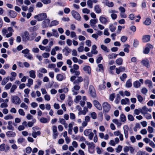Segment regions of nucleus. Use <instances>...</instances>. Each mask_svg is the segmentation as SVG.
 I'll use <instances>...</instances> for the list:
<instances>
[{
    "instance_id": "obj_50",
    "label": "nucleus",
    "mask_w": 155,
    "mask_h": 155,
    "mask_svg": "<svg viewBox=\"0 0 155 155\" xmlns=\"http://www.w3.org/2000/svg\"><path fill=\"white\" fill-rule=\"evenodd\" d=\"M28 83L27 84V85L28 87H30L31 85L33 84V80L31 78H29L28 80Z\"/></svg>"
},
{
    "instance_id": "obj_12",
    "label": "nucleus",
    "mask_w": 155,
    "mask_h": 155,
    "mask_svg": "<svg viewBox=\"0 0 155 155\" xmlns=\"http://www.w3.org/2000/svg\"><path fill=\"white\" fill-rule=\"evenodd\" d=\"M93 103L95 107L98 110H102V108L101 105L98 101L96 100H94L93 101Z\"/></svg>"
},
{
    "instance_id": "obj_6",
    "label": "nucleus",
    "mask_w": 155,
    "mask_h": 155,
    "mask_svg": "<svg viewBox=\"0 0 155 155\" xmlns=\"http://www.w3.org/2000/svg\"><path fill=\"white\" fill-rule=\"evenodd\" d=\"M140 109V113L143 115L145 114V113H147L148 111L151 112L152 111L151 108L148 109L146 106H144Z\"/></svg>"
},
{
    "instance_id": "obj_1",
    "label": "nucleus",
    "mask_w": 155,
    "mask_h": 155,
    "mask_svg": "<svg viewBox=\"0 0 155 155\" xmlns=\"http://www.w3.org/2000/svg\"><path fill=\"white\" fill-rule=\"evenodd\" d=\"M14 30L11 27H8L7 29L4 28L2 29V33L3 35H5L6 38H9L11 37L12 35V33L14 32Z\"/></svg>"
},
{
    "instance_id": "obj_29",
    "label": "nucleus",
    "mask_w": 155,
    "mask_h": 155,
    "mask_svg": "<svg viewBox=\"0 0 155 155\" xmlns=\"http://www.w3.org/2000/svg\"><path fill=\"white\" fill-rule=\"evenodd\" d=\"M97 46L95 45H94L92 46L91 52L94 54H96L97 53V51L96 50Z\"/></svg>"
},
{
    "instance_id": "obj_36",
    "label": "nucleus",
    "mask_w": 155,
    "mask_h": 155,
    "mask_svg": "<svg viewBox=\"0 0 155 155\" xmlns=\"http://www.w3.org/2000/svg\"><path fill=\"white\" fill-rule=\"evenodd\" d=\"M123 62V60L121 58H119L117 59L116 61V63L118 65H121Z\"/></svg>"
},
{
    "instance_id": "obj_44",
    "label": "nucleus",
    "mask_w": 155,
    "mask_h": 155,
    "mask_svg": "<svg viewBox=\"0 0 155 155\" xmlns=\"http://www.w3.org/2000/svg\"><path fill=\"white\" fill-rule=\"evenodd\" d=\"M143 116L147 119H150L152 118L151 114L148 113H145V114L143 115Z\"/></svg>"
},
{
    "instance_id": "obj_18",
    "label": "nucleus",
    "mask_w": 155,
    "mask_h": 155,
    "mask_svg": "<svg viewBox=\"0 0 155 155\" xmlns=\"http://www.w3.org/2000/svg\"><path fill=\"white\" fill-rule=\"evenodd\" d=\"M112 122L117 125V127H120L122 125L121 123L117 119H113Z\"/></svg>"
},
{
    "instance_id": "obj_26",
    "label": "nucleus",
    "mask_w": 155,
    "mask_h": 155,
    "mask_svg": "<svg viewBox=\"0 0 155 155\" xmlns=\"http://www.w3.org/2000/svg\"><path fill=\"white\" fill-rule=\"evenodd\" d=\"M120 120L121 122H124L126 120V117L124 114H121L120 116Z\"/></svg>"
},
{
    "instance_id": "obj_55",
    "label": "nucleus",
    "mask_w": 155,
    "mask_h": 155,
    "mask_svg": "<svg viewBox=\"0 0 155 155\" xmlns=\"http://www.w3.org/2000/svg\"><path fill=\"white\" fill-rule=\"evenodd\" d=\"M17 87L16 85L14 84L12 85L10 90V92L13 93L15 90L17 88Z\"/></svg>"
},
{
    "instance_id": "obj_59",
    "label": "nucleus",
    "mask_w": 155,
    "mask_h": 155,
    "mask_svg": "<svg viewBox=\"0 0 155 155\" xmlns=\"http://www.w3.org/2000/svg\"><path fill=\"white\" fill-rule=\"evenodd\" d=\"M25 139L23 137H21L19 138L17 140V142L18 143H21L24 141Z\"/></svg>"
},
{
    "instance_id": "obj_9",
    "label": "nucleus",
    "mask_w": 155,
    "mask_h": 155,
    "mask_svg": "<svg viewBox=\"0 0 155 155\" xmlns=\"http://www.w3.org/2000/svg\"><path fill=\"white\" fill-rule=\"evenodd\" d=\"M89 90L90 94L92 97H95L96 96V94L95 89L93 86H90Z\"/></svg>"
},
{
    "instance_id": "obj_58",
    "label": "nucleus",
    "mask_w": 155,
    "mask_h": 155,
    "mask_svg": "<svg viewBox=\"0 0 155 155\" xmlns=\"http://www.w3.org/2000/svg\"><path fill=\"white\" fill-rule=\"evenodd\" d=\"M39 72L43 73H46L47 72V70L44 68H42L40 69L39 70Z\"/></svg>"
},
{
    "instance_id": "obj_30",
    "label": "nucleus",
    "mask_w": 155,
    "mask_h": 155,
    "mask_svg": "<svg viewBox=\"0 0 155 155\" xmlns=\"http://www.w3.org/2000/svg\"><path fill=\"white\" fill-rule=\"evenodd\" d=\"M9 80V77L8 76L6 78H4L2 82V85H4L8 82Z\"/></svg>"
},
{
    "instance_id": "obj_7",
    "label": "nucleus",
    "mask_w": 155,
    "mask_h": 155,
    "mask_svg": "<svg viewBox=\"0 0 155 155\" xmlns=\"http://www.w3.org/2000/svg\"><path fill=\"white\" fill-rule=\"evenodd\" d=\"M23 41H30V37L29 33L27 31H25L21 36Z\"/></svg>"
},
{
    "instance_id": "obj_48",
    "label": "nucleus",
    "mask_w": 155,
    "mask_h": 155,
    "mask_svg": "<svg viewBox=\"0 0 155 155\" xmlns=\"http://www.w3.org/2000/svg\"><path fill=\"white\" fill-rule=\"evenodd\" d=\"M140 108L139 109H135L134 110V115H138L140 114Z\"/></svg>"
},
{
    "instance_id": "obj_16",
    "label": "nucleus",
    "mask_w": 155,
    "mask_h": 155,
    "mask_svg": "<svg viewBox=\"0 0 155 155\" xmlns=\"http://www.w3.org/2000/svg\"><path fill=\"white\" fill-rule=\"evenodd\" d=\"M97 22V19H91L90 21V24L91 27L93 28H94L95 27V25Z\"/></svg>"
},
{
    "instance_id": "obj_64",
    "label": "nucleus",
    "mask_w": 155,
    "mask_h": 155,
    "mask_svg": "<svg viewBox=\"0 0 155 155\" xmlns=\"http://www.w3.org/2000/svg\"><path fill=\"white\" fill-rule=\"evenodd\" d=\"M147 90L145 87L143 88L141 90V92L142 93L144 94H146L147 92Z\"/></svg>"
},
{
    "instance_id": "obj_39",
    "label": "nucleus",
    "mask_w": 155,
    "mask_h": 155,
    "mask_svg": "<svg viewBox=\"0 0 155 155\" xmlns=\"http://www.w3.org/2000/svg\"><path fill=\"white\" fill-rule=\"evenodd\" d=\"M151 23V20L149 18H147L143 22V24L147 25H149Z\"/></svg>"
},
{
    "instance_id": "obj_63",
    "label": "nucleus",
    "mask_w": 155,
    "mask_h": 155,
    "mask_svg": "<svg viewBox=\"0 0 155 155\" xmlns=\"http://www.w3.org/2000/svg\"><path fill=\"white\" fill-rule=\"evenodd\" d=\"M82 12L84 13L88 14L90 13V10L87 8H84L83 9Z\"/></svg>"
},
{
    "instance_id": "obj_19",
    "label": "nucleus",
    "mask_w": 155,
    "mask_h": 155,
    "mask_svg": "<svg viewBox=\"0 0 155 155\" xmlns=\"http://www.w3.org/2000/svg\"><path fill=\"white\" fill-rule=\"evenodd\" d=\"M71 51V50L68 47H65L62 50V51L65 53V55L67 56L68 53H70Z\"/></svg>"
},
{
    "instance_id": "obj_33",
    "label": "nucleus",
    "mask_w": 155,
    "mask_h": 155,
    "mask_svg": "<svg viewBox=\"0 0 155 155\" xmlns=\"http://www.w3.org/2000/svg\"><path fill=\"white\" fill-rule=\"evenodd\" d=\"M117 54H115L113 53L110 54L108 55L107 57L109 59H111L112 58H116L117 55Z\"/></svg>"
},
{
    "instance_id": "obj_35",
    "label": "nucleus",
    "mask_w": 155,
    "mask_h": 155,
    "mask_svg": "<svg viewBox=\"0 0 155 155\" xmlns=\"http://www.w3.org/2000/svg\"><path fill=\"white\" fill-rule=\"evenodd\" d=\"M56 78L58 81H61L64 79V76L61 74H58L57 75Z\"/></svg>"
},
{
    "instance_id": "obj_3",
    "label": "nucleus",
    "mask_w": 155,
    "mask_h": 155,
    "mask_svg": "<svg viewBox=\"0 0 155 155\" xmlns=\"http://www.w3.org/2000/svg\"><path fill=\"white\" fill-rule=\"evenodd\" d=\"M47 18V15L45 13H42L36 15L34 18L36 19L38 21H41Z\"/></svg>"
},
{
    "instance_id": "obj_56",
    "label": "nucleus",
    "mask_w": 155,
    "mask_h": 155,
    "mask_svg": "<svg viewBox=\"0 0 155 155\" xmlns=\"http://www.w3.org/2000/svg\"><path fill=\"white\" fill-rule=\"evenodd\" d=\"M29 50H28V49L26 48L25 49L23 50L21 52L22 53L24 54V55H26L29 54Z\"/></svg>"
},
{
    "instance_id": "obj_25",
    "label": "nucleus",
    "mask_w": 155,
    "mask_h": 155,
    "mask_svg": "<svg viewBox=\"0 0 155 155\" xmlns=\"http://www.w3.org/2000/svg\"><path fill=\"white\" fill-rule=\"evenodd\" d=\"M129 99L127 98H125L124 99H123L121 100V104H126L128 103H129Z\"/></svg>"
},
{
    "instance_id": "obj_21",
    "label": "nucleus",
    "mask_w": 155,
    "mask_h": 155,
    "mask_svg": "<svg viewBox=\"0 0 155 155\" xmlns=\"http://www.w3.org/2000/svg\"><path fill=\"white\" fill-rule=\"evenodd\" d=\"M6 135L8 137H14L15 136L16 134L14 132L8 131L7 132Z\"/></svg>"
},
{
    "instance_id": "obj_22",
    "label": "nucleus",
    "mask_w": 155,
    "mask_h": 155,
    "mask_svg": "<svg viewBox=\"0 0 155 155\" xmlns=\"http://www.w3.org/2000/svg\"><path fill=\"white\" fill-rule=\"evenodd\" d=\"M94 10L98 14H99L101 12V10L99 6L98 5H97L94 6Z\"/></svg>"
},
{
    "instance_id": "obj_34",
    "label": "nucleus",
    "mask_w": 155,
    "mask_h": 155,
    "mask_svg": "<svg viewBox=\"0 0 155 155\" xmlns=\"http://www.w3.org/2000/svg\"><path fill=\"white\" fill-rule=\"evenodd\" d=\"M133 86L136 88L139 87L140 86V84L138 81H136L133 83Z\"/></svg>"
},
{
    "instance_id": "obj_11",
    "label": "nucleus",
    "mask_w": 155,
    "mask_h": 155,
    "mask_svg": "<svg viewBox=\"0 0 155 155\" xmlns=\"http://www.w3.org/2000/svg\"><path fill=\"white\" fill-rule=\"evenodd\" d=\"M129 127L127 125H125L123 127V129L124 130V134L126 139L128 138V131H129Z\"/></svg>"
},
{
    "instance_id": "obj_13",
    "label": "nucleus",
    "mask_w": 155,
    "mask_h": 155,
    "mask_svg": "<svg viewBox=\"0 0 155 155\" xmlns=\"http://www.w3.org/2000/svg\"><path fill=\"white\" fill-rule=\"evenodd\" d=\"M50 21L48 19H45L42 22V27L43 28H45L49 26Z\"/></svg>"
},
{
    "instance_id": "obj_2",
    "label": "nucleus",
    "mask_w": 155,
    "mask_h": 155,
    "mask_svg": "<svg viewBox=\"0 0 155 155\" xmlns=\"http://www.w3.org/2000/svg\"><path fill=\"white\" fill-rule=\"evenodd\" d=\"M103 109V111L105 113H108L111 108V106L107 102H105L102 105Z\"/></svg>"
},
{
    "instance_id": "obj_51",
    "label": "nucleus",
    "mask_w": 155,
    "mask_h": 155,
    "mask_svg": "<svg viewBox=\"0 0 155 155\" xmlns=\"http://www.w3.org/2000/svg\"><path fill=\"white\" fill-rule=\"evenodd\" d=\"M52 31H53L52 34L53 36H55V37H58V35L56 30L55 29H53L52 30Z\"/></svg>"
},
{
    "instance_id": "obj_42",
    "label": "nucleus",
    "mask_w": 155,
    "mask_h": 155,
    "mask_svg": "<svg viewBox=\"0 0 155 155\" xmlns=\"http://www.w3.org/2000/svg\"><path fill=\"white\" fill-rule=\"evenodd\" d=\"M87 144L88 146V147L89 148L93 149L95 147L94 143H89L88 142H87Z\"/></svg>"
},
{
    "instance_id": "obj_8",
    "label": "nucleus",
    "mask_w": 155,
    "mask_h": 155,
    "mask_svg": "<svg viewBox=\"0 0 155 155\" xmlns=\"http://www.w3.org/2000/svg\"><path fill=\"white\" fill-rule=\"evenodd\" d=\"M53 133V137L54 139H56L59 133L57 131V127L56 126H53L52 127Z\"/></svg>"
},
{
    "instance_id": "obj_54",
    "label": "nucleus",
    "mask_w": 155,
    "mask_h": 155,
    "mask_svg": "<svg viewBox=\"0 0 155 155\" xmlns=\"http://www.w3.org/2000/svg\"><path fill=\"white\" fill-rule=\"evenodd\" d=\"M20 107L24 108L25 110H27L28 108V106L24 102L22 103L21 104Z\"/></svg>"
},
{
    "instance_id": "obj_27",
    "label": "nucleus",
    "mask_w": 155,
    "mask_h": 155,
    "mask_svg": "<svg viewBox=\"0 0 155 155\" xmlns=\"http://www.w3.org/2000/svg\"><path fill=\"white\" fill-rule=\"evenodd\" d=\"M59 22L58 21L56 20H54L52 21L50 25H49L50 27H51L54 26H56L59 24Z\"/></svg>"
},
{
    "instance_id": "obj_32",
    "label": "nucleus",
    "mask_w": 155,
    "mask_h": 155,
    "mask_svg": "<svg viewBox=\"0 0 155 155\" xmlns=\"http://www.w3.org/2000/svg\"><path fill=\"white\" fill-rule=\"evenodd\" d=\"M30 76L33 78H35L36 77L35 71L34 70H31L29 72Z\"/></svg>"
},
{
    "instance_id": "obj_40",
    "label": "nucleus",
    "mask_w": 155,
    "mask_h": 155,
    "mask_svg": "<svg viewBox=\"0 0 155 155\" xmlns=\"http://www.w3.org/2000/svg\"><path fill=\"white\" fill-rule=\"evenodd\" d=\"M110 30L112 32H114L116 29V27L112 24L110 25L109 27Z\"/></svg>"
},
{
    "instance_id": "obj_23",
    "label": "nucleus",
    "mask_w": 155,
    "mask_h": 155,
    "mask_svg": "<svg viewBox=\"0 0 155 155\" xmlns=\"http://www.w3.org/2000/svg\"><path fill=\"white\" fill-rule=\"evenodd\" d=\"M150 36L149 35H145L143 37V42H147L150 40Z\"/></svg>"
},
{
    "instance_id": "obj_24",
    "label": "nucleus",
    "mask_w": 155,
    "mask_h": 155,
    "mask_svg": "<svg viewBox=\"0 0 155 155\" xmlns=\"http://www.w3.org/2000/svg\"><path fill=\"white\" fill-rule=\"evenodd\" d=\"M83 70L89 74L91 73V68L89 66H86L84 67L83 68Z\"/></svg>"
},
{
    "instance_id": "obj_45",
    "label": "nucleus",
    "mask_w": 155,
    "mask_h": 155,
    "mask_svg": "<svg viewBox=\"0 0 155 155\" xmlns=\"http://www.w3.org/2000/svg\"><path fill=\"white\" fill-rule=\"evenodd\" d=\"M36 121V120L35 119H33L32 120V121L31 122H29L27 124V125L28 127H32L34 124V123H35Z\"/></svg>"
},
{
    "instance_id": "obj_31",
    "label": "nucleus",
    "mask_w": 155,
    "mask_h": 155,
    "mask_svg": "<svg viewBox=\"0 0 155 155\" xmlns=\"http://www.w3.org/2000/svg\"><path fill=\"white\" fill-rule=\"evenodd\" d=\"M145 83L146 84H148V86L149 88L152 87L153 84L151 81L149 80H147L145 81Z\"/></svg>"
},
{
    "instance_id": "obj_52",
    "label": "nucleus",
    "mask_w": 155,
    "mask_h": 155,
    "mask_svg": "<svg viewBox=\"0 0 155 155\" xmlns=\"http://www.w3.org/2000/svg\"><path fill=\"white\" fill-rule=\"evenodd\" d=\"M127 118L128 120L131 121H133L134 120V118L133 116L131 114H129L127 116Z\"/></svg>"
},
{
    "instance_id": "obj_4",
    "label": "nucleus",
    "mask_w": 155,
    "mask_h": 155,
    "mask_svg": "<svg viewBox=\"0 0 155 155\" xmlns=\"http://www.w3.org/2000/svg\"><path fill=\"white\" fill-rule=\"evenodd\" d=\"M11 100L12 102L15 104H19L21 102L20 98L16 96H12L11 97Z\"/></svg>"
},
{
    "instance_id": "obj_46",
    "label": "nucleus",
    "mask_w": 155,
    "mask_h": 155,
    "mask_svg": "<svg viewBox=\"0 0 155 155\" xmlns=\"http://www.w3.org/2000/svg\"><path fill=\"white\" fill-rule=\"evenodd\" d=\"M122 148V146L120 145H118V147L115 148L116 152L117 153H119L121 151Z\"/></svg>"
},
{
    "instance_id": "obj_14",
    "label": "nucleus",
    "mask_w": 155,
    "mask_h": 155,
    "mask_svg": "<svg viewBox=\"0 0 155 155\" xmlns=\"http://www.w3.org/2000/svg\"><path fill=\"white\" fill-rule=\"evenodd\" d=\"M141 63L143 65L145 66L147 68H150V64L149 61L148 59H146L143 60L141 61Z\"/></svg>"
},
{
    "instance_id": "obj_15",
    "label": "nucleus",
    "mask_w": 155,
    "mask_h": 155,
    "mask_svg": "<svg viewBox=\"0 0 155 155\" xmlns=\"http://www.w3.org/2000/svg\"><path fill=\"white\" fill-rule=\"evenodd\" d=\"M84 80L83 78L81 76L77 77V79L73 82L74 84H78L81 82H82Z\"/></svg>"
},
{
    "instance_id": "obj_10",
    "label": "nucleus",
    "mask_w": 155,
    "mask_h": 155,
    "mask_svg": "<svg viewBox=\"0 0 155 155\" xmlns=\"http://www.w3.org/2000/svg\"><path fill=\"white\" fill-rule=\"evenodd\" d=\"M10 149V147L8 146H7L6 147L5 146V144L2 143L0 145V151H5V152H7Z\"/></svg>"
},
{
    "instance_id": "obj_60",
    "label": "nucleus",
    "mask_w": 155,
    "mask_h": 155,
    "mask_svg": "<svg viewBox=\"0 0 155 155\" xmlns=\"http://www.w3.org/2000/svg\"><path fill=\"white\" fill-rule=\"evenodd\" d=\"M120 99V95L119 94H117V97L115 101V102L116 104H118Z\"/></svg>"
},
{
    "instance_id": "obj_61",
    "label": "nucleus",
    "mask_w": 155,
    "mask_h": 155,
    "mask_svg": "<svg viewBox=\"0 0 155 155\" xmlns=\"http://www.w3.org/2000/svg\"><path fill=\"white\" fill-rule=\"evenodd\" d=\"M13 119V117L11 115L9 114L5 117L4 119L6 120L12 119Z\"/></svg>"
},
{
    "instance_id": "obj_57",
    "label": "nucleus",
    "mask_w": 155,
    "mask_h": 155,
    "mask_svg": "<svg viewBox=\"0 0 155 155\" xmlns=\"http://www.w3.org/2000/svg\"><path fill=\"white\" fill-rule=\"evenodd\" d=\"M91 117L93 119L97 118V114L95 112H93L91 114Z\"/></svg>"
},
{
    "instance_id": "obj_62",
    "label": "nucleus",
    "mask_w": 155,
    "mask_h": 155,
    "mask_svg": "<svg viewBox=\"0 0 155 155\" xmlns=\"http://www.w3.org/2000/svg\"><path fill=\"white\" fill-rule=\"evenodd\" d=\"M106 4L107 6L109 7H112L114 5L113 3L112 2H106Z\"/></svg>"
},
{
    "instance_id": "obj_49",
    "label": "nucleus",
    "mask_w": 155,
    "mask_h": 155,
    "mask_svg": "<svg viewBox=\"0 0 155 155\" xmlns=\"http://www.w3.org/2000/svg\"><path fill=\"white\" fill-rule=\"evenodd\" d=\"M127 77V76L126 74H123L120 77V78L121 81H124L125 79Z\"/></svg>"
},
{
    "instance_id": "obj_37",
    "label": "nucleus",
    "mask_w": 155,
    "mask_h": 155,
    "mask_svg": "<svg viewBox=\"0 0 155 155\" xmlns=\"http://www.w3.org/2000/svg\"><path fill=\"white\" fill-rule=\"evenodd\" d=\"M91 132L92 130L91 129H87L84 130V134L85 136H87Z\"/></svg>"
},
{
    "instance_id": "obj_41",
    "label": "nucleus",
    "mask_w": 155,
    "mask_h": 155,
    "mask_svg": "<svg viewBox=\"0 0 155 155\" xmlns=\"http://www.w3.org/2000/svg\"><path fill=\"white\" fill-rule=\"evenodd\" d=\"M39 121L41 123H46L48 122L47 118L45 117L41 118L39 120Z\"/></svg>"
},
{
    "instance_id": "obj_17",
    "label": "nucleus",
    "mask_w": 155,
    "mask_h": 155,
    "mask_svg": "<svg viewBox=\"0 0 155 155\" xmlns=\"http://www.w3.org/2000/svg\"><path fill=\"white\" fill-rule=\"evenodd\" d=\"M99 20L100 22L103 24H105L107 22V18L102 16L100 17Z\"/></svg>"
},
{
    "instance_id": "obj_28",
    "label": "nucleus",
    "mask_w": 155,
    "mask_h": 155,
    "mask_svg": "<svg viewBox=\"0 0 155 155\" xmlns=\"http://www.w3.org/2000/svg\"><path fill=\"white\" fill-rule=\"evenodd\" d=\"M9 15L11 17L14 18L16 16L17 14L14 11L10 10L9 12Z\"/></svg>"
},
{
    "instance_id": "obj_43",
    "label": "nucleus",
    "mask_w": 155,
    "mask_h": 155,
    "mask_svg": "<svg viewBox=\"0 0 155 155\" xmlns=\"http://www.w3.org/2000/svg\"><path fill=\"white\" fill-rule=\"evenodd\" d=\"M101 48L104 51H106L107 52H109L110 51V50L108 49L107 47L104 45H101Z\"/></svg>"
},
{
    "instance_id": "obj_38",
    "label": "nucleus",
    "mask_w": 155,
    "mask_h": 155,
    "mask_svg": "<svg viewBox=\"0 0 155 155\" xmlns=\"http://www.w3.org/2000/svg\"><path fill=\"white\" fill-rule=\"evenodd\" d=\"M39 28V26L38 25H36L30 28V31H35L37 30Z\"/></svg>"
},
{
    "instance_id": "obj_5",
    "label": "nucleus",
    "mask_w": 155,
    "mask_h": 155,
    "mask_svg": "<svg viewBox=\"0 0 155 155\" xmlns=\"http://www.w3.org/2000/svg\"><path fill=\"white\" fill-rule=\"evenodd\" d=\"M72 16L76 20L80 21L81 19V17L79 14L76 11L73 10L71 12Z\"/></svg>"
},
{
    "instance_id": "obj_20",
    "label": "nucleus",
    "mask_w": 155,
    "mask_h": 155,
    "mask_svg": "<svg viewBox=\"0 0 155 155\" xmlns=\"http://www.w3.org/2000/svg\"><path fill=\"white\" fill-rule=\"evenodd\" d=\"M132 85L131 79H129L127 81L125 84V87L127 88H130L132 87Z\"/></svg>"
},
{
    "instance_id": "obj_47",
    "label": "nucleus",
    "mask_w": 155,
    "mask_h": 155,
    "mask_svg": "<svg viewBox=\"0 0 155 155\" xmlns=\"http://www.w3.org/2000/svg\"><path fill=\"white\" fill-rule=\"evenodd\" d=\"M88 6L90 8L93 7V2L91 0H88L87 2Z\"/></svg>"
},
{
    "instance_id": "obj_53",
    "label": "nucleus",
    "mask_w": 155,
    "mask_h": 155,
    "mask_svg": "<svg viewBox=\"0 0 155 155\" xmlns=\"http://www.w3.org/2000/svg\"><path fill=\"white\" fill-rule=\"evenodd\" d=\"M36 34L35 33H33L30 35V41L33 40L35 38L36 36Z\"/></svg>"
}]
</instances>
